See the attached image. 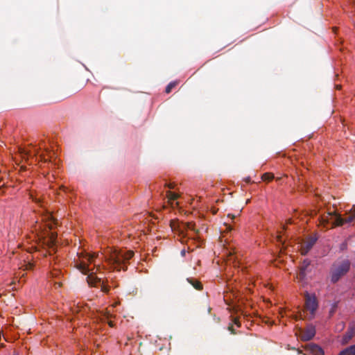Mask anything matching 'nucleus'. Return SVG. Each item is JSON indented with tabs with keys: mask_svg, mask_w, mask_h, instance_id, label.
<instances>
[{
	"mask_svg": "<svg viewBox=\"0 0 355 355\" xmlns=\"http://www.w3.org/2000/svg\"><path fill=\"white\" fill-rule=\"evenodd\" d=\"M95 257V254H86L83 259L76 264V267L83 274L87 275V282L90 286L97 287L101 284V278L96 276V273L100 270V266H96V271H93L89 268V263H93Z\"/></svg>",
	"mask_w": 355,
	"mask_h": 355,
	"instance_id": "f257e3e1",
	"label": "nucleus"
},
{
	"mask_svg": "<svg viewBox=\"0 0 355 355\" xmlns=\"http://www.w3.org/2000/svg\"><path fill=\"white\" fill-rule=\"evenodd\" d=\"M355 219V205H354L350 211V214L346 218H342L340 215L333 214L328 212L321 216L320 223L322 225L326 226L331 223L332 227L342 226L346 223H350Z\"/></svg>",
	"mask_w": 355,
	"mask_h": 355,
	"instance_id": "f03ea898",
	"label": "nucleus"
},
{
	"mask_svg": "<svg viewBox=\"0 0 355 355\" xmlns=\"http://www.w3.org/2000/svg\"><path fill=\"white\" fill-rule=\"evenodd\" d=\"M134 255L133 251L127 252L114 250L107 259L108 263L117 270H126L127 266L124 265Z\"/></svg>",
	"mask_w": 355,
	"mask_h": 355,
	"instance_id": "7ed1b4c3",
	"label": "nucleus"
},
{
	"mask_svg": "<svg viewBox=\"0 0 355 355\" xmlns=\"http://www.w3.org/2000/svg\"><path fill=\"white\" fill-rule=\"evenodd\" d=\"M351 263L349 259H344L336 261L330 268V280L333 284L336 283L345 276L350 269Z\"/></svg>",
	"mask_w": 355,
	"mask_h": 355,
	"instance_id": "20e7f679",
	"label": "nucleus"
},
{
	"mask_svg": "<svg viewBox=\"0 0 355 355\" xmlns=\"http://www.w3.org/2000/svg\"><path fill=\"white\" fill-rule=\"evenodd\" d=\"M299 332L300 334V336L302 340L309 341L315 336V328L313 325L309 324L304 330L300 328Z\"/></svg>",
	"mask_w": 355,
	"mask_h": 355,
	"instance_id": "39448f33",
	"label": "nucleus"
},
{
	"mask_svg": "<svg viewBox=\"0 0 355 355\" xmlns=\"http://www.w3.org/2000/svg\"><path fill=\"white\" fill-rule=\"evenodd\" d=\"M310 266H311V261L310 260L306 259L302 261L301 266H300V271L297 275V278L300 281H303L305 279L306 274L311 271Z\"/></svg>",
	"mask_w": 355,
	"mask_h": 355,
	"instance_id": "423d86ee",
	"label": "nucleus"
},
{
	"mask_svg": "<svg viewBox=\"0 0 355 355\" xmlns=\"http://www.w3.org/2000/svg\"><path fill=\"white\" fill-rule=\"evenodd\" d=\"M305 306L306 309L310 311L311 314H314L315 311L318 309V302L315 297L307 294L306 295Z\"/></svg>",
	"mask_w": 355,
	"mask_h": 355,
	"instance_id": "0eeeda50",
	"label": "nucleus"
},
{
	"mask_svg": "<svg viewBox=\"0 0 355 355\" xmlns=\"http://www.w3.org/2000/svg\"><path fill=\"white\" fill-rule=\"evenodd\" d=\"M316 239L312 237L304 241V243L301 245L302 254H306L309 252V251L313 248Z\"/></svg>",
	"mask_w": 355,
	"mask_h": 355,
	"instance_id": "6e6552de",
	"label": "nucleus"
},
{
	"mask_svg": "<svg viewBox=\"0 0 355 355\" xmlns=\"http://www.w3.org/2000/svg\"><path fill=\"white\" fill-rule=\"evenodd\" d=\"M309 350L313 355H324V352L321 347L317 345H310Z\"/></svg>",
	"mask_w": 355,
	"mask_h": 355,
	"instance_id": "1a4fd4ad",
	"label": "nucleus"
},
{
	"mask_svg": "<svg viewBox=\"0 0 355 355\" xmlns=\"http://www.w3.org/2000/svg\"><path fill=\"white\" fill-rule=\"evenodd\" d=\"M187 281L190 284H191L193 286V288H196V290H198V291L202 290V284L198 280H197L194 278L190 277V278H187Z\"/></svg>",
	"mask_w": 355,
	"mask_h": 355,
	"instance_id": "9d476101",
	"label": "nucleus"
},
{
	"mask_svg": "<svg viewBox=\"0 0 355 355\" xmlns=\"http://www.w3.org/2000/svg\"><path fill=\"white\" fill-rule=\"evenodd\" d=\"M170 225L173 230H178L181 234H183L182 223L180 224L178 221L171 220Z\"/></svg>",
	"mask_w": 355,
	"mask_h": 355,
	"instance_id": "9b49d317",
	"label": "nucleus"
},
{
	"mask_svg": "<svg viewBox=\"0 0 355 355\" xmlns=\"http://www.w3.org/2000/svg\"><path fill=\"white\" fill-rule=\"evenodd\" d=\"M338 355H355V345H353L343 350Z\"/></svg>",
	"mask_w": 355,
	"mask_h": 355,
	"instance_id": "f8f14e48",
	"label": "nucleus"
},
{
	"mask_svg": "<svg viewBox=\"0 0 355 355\" xmlns=\"http://www.w3.org/2000/svg\"><path fill=\"white\" fill-rule=\"evenodd\" d=\"M194 225H195L192 223H182L183 231L186 230H191L194 232H198V231L196 230V229L194 228Z\"/></svg>",
	"mask_w": 355,
	"mask_h": 355,
	"instance_id": "ddd939ff",
	"label": "nucleus"
},
{
	"mask_svg": "<svg viewBox=\"0 0 355 355\" xmlns=\"http://www.w3.org/2000/svg\"><path fill=\"white\" fill-rule=\"evenodd\" d=\"M166 197L168 198L169 201H171V200H175L178 199L179 197V195L175 193L168 191L166 192Z\"/></svg>",
	"mask_w": 355,
	"mask_h": 355,
	"instance_id": "4468645a",
	"label": "nucleus"
},
{
	"mask_svg": "<svg viewBox=\"0 0 355 355\" xmlns=\"http://www.w3.org/2000/svg\"><path fill=\"white\" fill-rule=\"evenodd\" d=\"M273 178H274V175L270 173H265L261 176V179L263 181H270Z\"/></svg>",
	"mask_w": 355,
	"mask_h": 355,
	"instance_id": "2eb2a0df",
	"label": "nucleus"
},
{
	"mask_svg": "<svg viewBox=\"0 0 355 355\" xmlns=\"http://www.w3.org/2000/svg\"><path fill=\"white\" fill-rule=\"evenodd\" d=\"M177 82H171L166 87L165 92L166 94H169L171 90L177 85Z\"/></svg>",
	"mask_w": 355,
	"mask_h": 355,
	"instance_id": "dca6fc26",
	"label": "nucleus"
},
{
	"mask_svg": "<svg viewBox=\"0 0 355 355\" xmlns=\"http://www.w3.org/2000/svg\"><path fill=\"white\" fill-rule=\"evenodd\" d=\"M100 286H101V291H103V293H107L109 292V290H110L109 287L105 285L103 282H101Z\"/></svg>",
	"mask_w": 355,
	"mask_h": 355,
	"instance_id": "f3484780",
	"label": "nucleus"
},
{
	"mask_svg": "<svg viewBox=\"0 0 355 355\" xmlns=\"http://www.w3.org/2000/svg\"><path fill=\"white\" fill-rule=\"evenodd\" d=\"M353 336V334L351 333V332H347L345 336H344V338H343V340L344 342L347 343V341H349Z\"/></svg>",
	"mask_w": 355,
	"mask_h": 355,
	"instance_id": "a211bd4d",
	"label": "nucleus"
},
{
	"mask_svg": "<svg viewBox=\"0 0 355 355\" xmlns=\"http://www.w3.org/2000/svg\"><path fill=\"white\" fill-rule=\"evenodd\" d=\"M102 316L104 318H103V320H104V319H109L112 316V315L109 311L105 310L102 312Z\"/></svg>",
	"mask_w": 355,
	"mask_h": 355,
	"instance_id": "6ab92c4d",
	"label": "nucleus"
},
{
	"mask_svg": "<svg viewBox=\"0 0 355 355\" xmlns=\"http://www.w3.org/2000/svg\"><path fill=\"white\" fill-rule=\"evenodd\" d=\"M55 222L54 221V220H51V221L48 223V227L49 229H53V226L55 225Z\"/></svg>",
	"mask_w": 355,
	"mask_h": 355,
	"instance_id": "aec40b11",
	"label": "nucleus"
},
{
	"mask_svg": "<svg viewBox=\"0 0 355 355\" xmlns=\"http://www.w3.org/2000/svg\"><path fill=\"white\" fill-rule=\"evenodd\" d=\"M31 198H32V200H33V201H35L36 203H40V202H41L40 198H38L34 197L32 194H31Z\"/></svg>",
	"mask_w": 355,
	"mask_h": 355,
	"instance_id": "412c9836",
	"label": "nucleus"
},
{
	"mask_svg": "<svg viewBox=\"0 0 355 355\" xmlns=\"http://www.w3.org/2000/svg\"><path fill=\"white\" fill-rule=\"evenodd\" d=\"M234 323L237 326V327H241V323L239 320V319L237 318H235L233 320Z\"/></svg>",
	"mask_w": 355,
	"mask_h": 355,
	"instance_id": "4be33fe9",
	"label": "nucleus"
},
{
	"mask_svg": "<svg viewBox=\"0 0 355 355\" xmlns=\"http://www.w3.org/2000/svg\"><path fill=\"white\" fill-rule=\"evenodd\" d=\"M228 329H229V331H231V333H232V334H236L235 330H234V329L233 328L232 324H231V325H230V326L228 327Z\"/></svg>",
	"mask_w": 355,
	"mask_h": 355,
	"instance_id": "5701e85b",
	"label": "nucleus"
},
{
	"mask_svg": "<svg viewBox=\"0 0 355 355\" xmlns=\"http://www.w3.org/2000/svg\"><path fill=\"white\" fill-rule=\"evenodd\" d=\"M33 267V265L31 263H28L26 265V270H31Z\"/></svg>",
	"mask_w": 355,
	"mask_h": 355,
	"instance_id": "b1692460",
	"label": "nucleus"
},
{
	"mask_svg": "<svg viewBox=\"0 0 355 355\" xmlns=\"http://www.w3.org/2000/svg\"><path fill=\"white\" fill-rule=\"evenodd\" d=\"M5 186V183L3 182V180L2 178H0V190L1 189L2 187H3Z\"/></svg>",
	"mask_w": 355,
	"mask_h": 355,
	"instance_id": "393cba45",
	"label": "nucleus"
},
{
	"mask_svg": "<svg viewBox=\"0 0 355 355\" xmlns=\"http://www.w3.org/2000/svg\"><path fill=\"white\" fill-rule=\"evenodd\" d=\"M41 159L44 161V162H47L48 159L45 157L44 155H40Z\"/></svg>",
	"mask_w": 355,
	"mask_h": 355,
	"instance_id": "a878e982",
	"label": "nucleus"
},
{
	"mask_svg": "<svg viewBox=\"0 0 355 355\" xmlns=\"http://www.w3.org/2000/svg\"><path fill=\"white\" fill-rule=\"evenodd\" d=\"M55 238H56V235H55V234L52 233V234H51V239L52 242H53V241H54V240L55 239Z\"/></svg>",
	"mask_w": 355,
	"mask_h": 355,
	"instance_id": "bb28decb",
	"label": "nucleus"
},
{
	"mask_svg": "<svg viewBox=\"0 0 355 355\" xmlns=\"http://www.w3.org/2000/svg\"><path fill=\"white\" fill-rule=\"evenodd\" d=\"M107 323H108L109 326L111 327H113L114 325V322L112 321V320L108 321Z\"/></svg>",
	"mask_w": 355,
	"mask_h": 355,
	"instance_id": "cd10ccee",
	"label": "nucleus"
},
{
	"mask_svg": "<svg viewBox=\"0 0 355 355\" xmlns=\"http://www.w3.org/2000/svg\"><path fill=\"white\" fill-rule=\"evenodd\" d=\"M166 186L169 188V189H174L175 187V185L173 184H166Z\"/></svg>",
	"mask_w": 355,
	"mask_h": 355,
	"instance_id": "c85d7f7f",
	"label": "nucleus"
},
{
	"mask_svg": "<svg viewBox=\"0 0 355 355\" xmlns=\"http://www.w3.org/2000/svg\"><path fill=\"white\" fill-rule=\"evenodd\" d=\"M292 223V220L291 219H288V221H287V224H291Z\"/></svg>",
	"mask_w": 355,
	"mask_h": 355,
	"instance_id": "c756f323",
	"label": "nucleus"
},
{
	"mask_svg": "<svg viewBox=\"0 0 355 355\" xmlns=\"http://www.w3.org/2000/svg\"><path fill=\"white\" fill-rule=\"evenodd\" d=\"M98 266V265L94 264V268H93V269H92V270L93 271H94V270H95V268L96 269V266Z\"/></svg>",
	"mask_w": 355,
	"mask_h": 355,
	"instance_id": "7c9ffc66",
	"label": "nucleus"
},
{
	"mask_svg": "<svg viewBox=\"0 0 355 355\" xmlns=\"http://www.w3.org/2000/svg\"><path fill=\"white\" fill-rule=\"evenodd\" d=\"M336 87H337L338 89H340V85H337Z\"/></svg>",
	"mask_w": 355,
	"mask_h": 355,
	"instance_id": "2f4dec72",
	"label": "nucleus"
},
{
	"mask_svg": "<svg viewBox=\"0 0 355 355\" xmlns=\"http://www.w3.org/2000/svg\"><path fill=\"white\" fill-rule=\"evenodd\" d=\"M35 154L38 153V149L35 150Z\"/></svg>",
	"mask_w": 355,
	"mask_h": 355,
	"instance_id": "473e14b6",
	"label": "nucleus"
},
{
	"mask_svg": "<svg viewBox=\"0 0 355 355\" xmlns=\"http://www.w3.org/2000/svg\"><path fill=\"white\" fill-rule=\"evenodd\" d=\"M12 355H19V354L17 352H15Z\"/></svg>",
	"mask_w": 355,
	"mask_h": 355,
	"instance_id": "72a5a7b5",
	"label": "nucleus"
},
{
	"mask_svg": "<svg viewBox=\"0 0 355 355\" xmlns=\"http://www.w3.org/2000/svg\"><path fill=\"white\" fill-rule=\"evenodd\" d=\"M278 240H279V241H281V238H280V236L278 238Z\"/></svg>",
	"mask_w": 355,
	"mask_h": 355,
	"instance_id": "f704fd0d",
	"label": "nucleus"
}]
</instances>
